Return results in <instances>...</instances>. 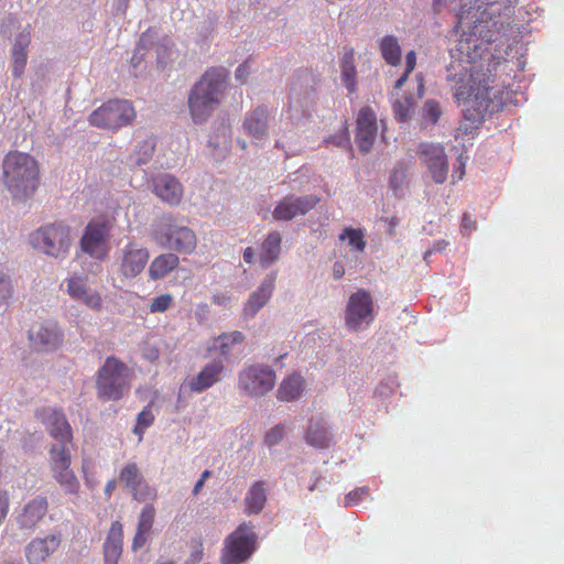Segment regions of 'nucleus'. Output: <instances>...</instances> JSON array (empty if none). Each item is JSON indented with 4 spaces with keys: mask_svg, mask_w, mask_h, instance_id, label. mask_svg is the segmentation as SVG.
I'll return each mask as SVG.
<instances>
[{
    "mask_svg": "<svg viewBox=\"0 0 564 564\" xmlns=\"http://www.w3.org/2000/svg\"><path fill=\"white\" fill-rule=\"evenodd\" d=\"M454 98L463 105V129L465 132L477 128L487 113L499 109L500 90L495 87L494 75L482 65H471L459 75L449 77Z\"/></svg>",
    "mask_w": 564,
    "mask_h": 564,
    "instance_id": "nucleus-1",
    "label": "nucleus"
},
{
    "mask_svg": "<svg viewBox=\"0 0 564 564\" xmlns=\"http://www.w3.org/2000/svg\"><path fill=\"white\" fill-rule=\"evenodd\" d=\"M41 170L37 160L29 153L10 151L2 162V182L13 200L31 199L40 185Z\"/></svg>",
    "mask_w": 564,
    "mask_h": 564,
    "instance_id": "nucleus-2",
    "label": "nucleus"
},
{
    "mask_svg": "<svg viewBox=\"0 0 564 564\" xmlns=\"http://www.w3.org/2000/svg\"><path fill=\"white\" fill-rule=\"evenodd\" d=\"M228 70L210 67L192 87L187 105L195 123L205 122L221 102L228 87Z\"/></svg>",
    "mask_w": 564,
    "mask_h": 564,
    "instance_id": "nucleus-3",
    "label": "nucleus"
},
{
    "mask_svg": "<svg viewBox=\"0 0 564 564\" xmlns=\"http://www.w3.org/2000/svg\"><path fill=\"white\" fill-rule=\"evenodd\" d=\"M131 369L116 356L106 358L96 373V392L99 400L119 401L131 389Z\"/></svg>",
    "mask_w": 564,
    "mask_h": 564,
    "instance_id": "nucleus-4",
    "label": "nucleus"
},
{
    "mask_svg": "<svg viewBox=\"0 0 564 564\" xmlns=\"http://www.w3.org/2000/svg\"><path fill=\"white\" fill-rule=\"evenodd\" d=\"M112 228L113 221L109 218L98 217L89 220L79 240L82 252L97 261L108 258Z\"/></svg>",
    "mask_w": 564,
    "mask_h": 564,
    "instance_id": "nucleus-5",
    "label": "nucleus"
},
{
    "mask_svg": "<svg viewBox=\"0 0 564 564\" xmlns=\"http://www.w3.org/2000/svg\"><path fill=\"white\" fill-rule=\"evenodd\" d=\"M257 540L258 535L251 524H239L224 541L220 563L242 564L254 553Z\"/></svg>",
    "mask_w": 564,
    "mask_h": 564,
    "instance_id": "nucleus-6",
    "label": "nucleus"
},
{
    "mask_svg": "<svg viewBox=\"0 0 564 564\" xmlns=\"http://www.w3.org/2000/svg\"><path fill=\"white\" fill-rule=\"evenodd\" d=\"M30 242L50 257H65L70 247V229L63 223L50 224L33 231Z\"/></svg>",
    "mask_w": 564,
    "mask_h": 564,
    "instance_id": "nucleus-7",
    "label": "nucleus"
},
{
    "mask_svg": "<svg viewBox=\"0 0 564 564\" xmlns=\"http://www.w3.org/2000/svg\"><path fill=\"white\" fill-rule=\"evenodd\" d=\"M135 118V111L128 100H108L89 116V123L107 130H118L130 124Z\"/></svg>",
    "mask_w": 564,
    "mask_h": 564,
    "instance_id": "nucleus-8",
    "label": "nucleus"
},
{
    "mask_svg": "<svg viewBox=\"0 0 564 564\" xmlns=\"http://www.w3.org/2000/svg\"><path fill=\"white\" fill-rule=\"evenodd\" d=\"M274 370L264 365H249L238 375V388L246 395L260 398L269 393L275 386Z\"/></svg>",
    "mask_w": 564,
    "mask_h": 564,
    "instance_id": "nucleus-9",
    "label": "nucleus"
},
{
    "mask_svg": "<svg viewBox=\"0 0 564 564\" xmlns=\"http://www.w3.org/2000/svg\"><path fill=\"white\" fill-rule=\"evenodd\" d=\"M48 455V463L53 478L66 494L77 495L79 492L80 484L74 470L70 468V448L65 446H51Z\"/></svg>",
    "mask_w": 564,
    "mask_h": 564,
    "instance_id": "nucleus-10",
    "label": "nucleus"
},
{
    "mask_svg": "<svg viewBox=\"0 0 564 564\" xmlns=\"http://www.w3.org/2000/svg\"><path fill=\"white\" fill-rule=\"evenodd\" d=\"M373 321V301L370 293L364 289H359L351 294L345 313L346 326L358 332L362 324L369 325Z\"/></svg>",
    "mask_w": 564,
    "mask_h": 564,
    "instance_id": "nucleus-11",
    "label": "nucleus"
},
{
    "mask_svg": "<svg viewBox=\"0 0 564 564\" xmlns=\"http://www.w3.org/2000/svg\"><path fill=\"white\" fill-rule=\"evenodd\" d=\"M29 339L37 350L55 351L63 344L64 333L56 322L45 321L31 327Z\"/></svg>",
    "mask_w": 564,
    "mask_h": 564,
    "instance_id": "nucleus-12",
    "label": "nucleus"
},
{
    "mask_svg": "<svg viewBox=\"0 0 564 564\" xmlns=\"http://www.w3.org/2000/svg\"><path fill=\"white\" fill-rule=\"evenodd\" d=\"M39 417L46 426L48 434L56 441L51 446L69 447L73 444L72 427L62 411L55 409H42L37 413Z\"/></svg>",
    "mask_w": 564,
    "mask_h": 564,
    "instance_id": "nucleus-13",
    "label": "nucleus"
},
{
    "mask_svg": "<svg viewBox=\"0 0 564 564\" xmlns=\"http://www.w3.org/2000/svg\"><path fill=\"white\" fill-rule=\"evenodd\" d=\"M420 159L426 165L432 178L437 184H443L448 175V163L444 148L435 144H421L417 151Z\"/></svg>",
    "mask_w": 564,
    "mask_h": 564,
    "instance_id": "nucleus-14",
    "label": "nucleus"
},
{
    "mask_svg": "<svg viewBox=\"0 0 564 564\" xmlns=\"http://www.w3.org/2000/svg\"><path fill=\"white\" fill-rule=\"evenodd\" d=\"M319 203V197L308 195L303 197L286 196L274 208L276 220H291L299 215H305Z\"/></svg>",
    "mask_w": 564,
    "mask_h": 564,
    "instance_id": "nucleus-15",
    "label": "nucleus"
},
{
    "mask_svg": "<svg viewBox=\"0 0 564 564\" xmlns=\"http://www.w3.org/2000/svg\"><path fill=\"white\" fill-rule=\"evenodd\" d=\"M66 292L75 301L82 302L94 311L102 308V297L97 290L87 284V279L80 275H73L66 281Z\"/></svg>",
    "mask_w": 564,
    "mask_h": 564,
    "instance_id": "nucleus-16",
    "label": "nucleus"
},
{
    "mask_svg": "<svg viewBox=\"0 0 564 564\" xmlns=\"http://www.w3.org/2000/svg\"><path fill=\"white\" fill-rule=\"evenodd\" d=\"M378 132L377 116L369 107L362 108L357 117L356 143L360 151L368 152Z\"/></svg>",
    "mask_w": 564,
    "mask_h": 564,
    "instance_id": "nucleus-17",
    "label": "nucleus"
},
{
    "mask_svg": "<svg viewBox=\"0 0 564 564\" xmlns=\"http://www.w3.org/2000/svg\"><path fill=\"white\" fill-rule=\"evenodd\" d=\"M149 251L147 248L139 247L130 242L122 249L120 271L126 278L138 276L145 268L149 261Z\"/></svg>",
    "mask_w": 564,
    "mask_h": 564,
    "instance_id": "nucleus-18",
    "label": "nucleus"
},
{
    "mask_svg": "<svg viewBox=\"0 0 564 564\" xmlns=\"http://www.w3.org/2000/svg\"><path fill=\"white\" fill-rule=\"evenodd\" d=\"M225 364L221 360H213L206 364L202 370L188 381L192 392L200 393L221 381L225 375Z\"/></svg>",
    "mask_w": 564,
    "mask_h": 564,
    "instance_id": "nucleus-19",
    "label": "nucleus"
},
{
    "mask_svg": "<svg viewBox=\"0 0 564 564\" xmlns=\"http://www.w3.org/2000/svg\"><path fill=\"white\" fill-rule=\"evenodd\" d=\"M163 235L169 247L177 252L189 254L196 248V235L186 226L167 225Z\"/></svg>",
    "mask_w": 564,
    "mask_h": 564,
    "instance_id": "nucleus-20",
    "label": "nucleus"
},
{
    "mask_svg": "<svg viewBox=\"0 0 564 564\" xmlns=\"http://www.w3.org/2000/svg\"><path fill=\"white\" fill-rule=\"evenodd\" d=\"M61 544V535H47L32 540L26 549L25 556L29 564H40L54 553Z\"/></svg>",
    "mask_w": 564,
    "mask_h": 564,
    "instance_id": "nucleus-21",
    "label": "nucleus"
},
{
    "mask_svg": "<svg viewBox=\"0 0 564 564\" xmlns=\"http://www.w3.org/2000/svg\"><path fill=\"white\" fill-rule=\"evenodd\" d=\"M153 189L158 197L169 205H178L183 197L182 184L172 175H159L153 180Z\"/></svg>",
    "mask_w": 564,
    "mask_h": 564,
    "instance_id": "nucleus-22",
    "label": "nucleus"
},
{
    "mask_svg": "<svg viewBox=\"0 0 564 564\" xmlns=\"http://www.w3.org/2000/svg\"><path fill=\"white\" fill-rule=\"evenodd\" d=\"M48 502L45 497L37 496L25 503L18 517L20 528L32 530L45 517Z\"/></svg>",
    "mask_w": 564,
    "mask_h": 564,
    "instance_id": "nucleus-23",
    "label": "nucleus"
},
{
    "mask_svg": "<svg viewBox=\"0 0 564 564\" xmlns=\"http://www.w3.org/2000/svg\"><path fill=\"white\" fill-rule=\"evenodd\" d=\"M245 132L254 140L265 138L269 128V110L264 106H258L246 115L243 120Z\"/></svg>",
    "mask_w": 564,
    "mask_h": 564,
    "instance_id": "nucleus-24",
    "label": "nucleus"
},
{
    "mask_svg": "<svg viewBox=\"0 0 564 564\" xmlns=\"http://www.w3.org/2000/svg\"><path fill=\"white\" fill-rule=\"evenodd\" d=\"M305 441L308 445L324 449L330 446L333 433L322 416H313L308 421L305 432Z\"/></svg>",
    "mask_w": 564,
    "mask_h": 564,
    "instance_id": "nucleus-25",
    "label": "nucleus"
},
{
    "mask_svg": "<svg viewBox=\"0 0 564 564\" xmlns=\"http://www.w3.org/2000/svg\"><path fill=\"white\" fill-rule=\"evenodd\" d=\"M276 280L275 273H270L260 286L249 296L243 312L246 316H254L270 300Z\"/></svg>",
    "mask_w": 564,
    "mask_h": 564,
    "instance_id": "nucleus-26",
    "label": "nucleus"
},
{
    "mask_svg": "<svg viewBox=\"0 0 564 564\" xmlns=\"http://www.w3.org/2000/svg\"><path fill=\"white\" fill-rule=\"evenodd\" d=\"M123 530L119 521H113L104 543L105 564H118L122 554Z\"/></svg>",
    "mask_w": 564,
    "mask_h": 564,
    "instance_id": "nucleus-27",
    "label": "nucleus"
},
{
    "mask_svg": "<svg viewBox=\"0 0 564 564\" xmlns=\"http://www.w3.org/2000/svg\"><path fill=\"white\" fill-rule=\"evenodd\" d=\"M31 42V32L30 30L23 31L20 33L12 47V73L13 76L19 78L23 75L26 61H28V53L26 48L30 45Z\"/></svg>",
    "mask_w": 564,
    "mask_h": 564,
    "instance_id": "nucleus-28",
    "label": "nucleus"
},
{
    "mask_svg": "<svg viewBox=\"0 0 564 564\" xmlns=\"http://www.w3.org/2000/svg\"><path fill=\"white\" fill-rule=\"evenodd\" d=\"M267 502L265 482L262 480L254 481L248 489L245 497V513H260Z\"/></svg>",
    "mask_w": 564,
    "mask_h": 564,
    "instance_id": "nucleus-29",
    "label": "nucleus"
},
{
    "mask_svg": "<svg viewBox=\"0 0 564 564\" xmlns=\"http://www.w3.org/2000/svg\"><path fill=\"white\" fill-rule=\"evenodd\" d=\"M304 384L303 377L294 372L282 380L278 388L276 397L284 402L295 401L302 394Z\"/></svg>",
    "mask_w": 564,
    "mask_h": 564,
    "instance_id": "nucleus-30",
    "label": "nucleus"
},
{
    "mask_svg": "<svg viewBox=\"0 0 564 564\" xmlns=\"http://www.w3.org/2000/svg\"><path fill=\"white\" fill-rule=\"evenodd\" d=\"M180 259L174 253H163L153 259L149 267V275L152 280H160L177 268Z\"/></svg>",
    "mask_w": 564,
    "mask_h": 564,
    "instance_id": "nucleus-31",
    "label": "nucleus"
},
{
    "mask_svg": "<svg viewBox=\"0 0 564 564\" xmlns=\"http://www.w3.org/2000/svg\"><path fill=\"white\" fill-rule=\"evenodd\" d=\"M281 235L278 231L270 232L261 245L259 261L267 267L278 260L281 251Z\"/></svg>",
    "mask_w": 564,
    "mask_h": 564,
    "instance_id": "nucleus-32",
    "label": "nucleus"
},
{
    "mask_svg": "<svg viewBox=\"0 0 564 564\" xmlns=\"http://www.w3.org/2000/svg\"><path fill=\"white\" fill-rule=\"evenodd\" d=\"M378 48L381 57L390 66H398L401 63V46L394 35H384L378 41Z\"/></svg>",
    "mask_w": 564,
    "mask_h": 564,
    "instance_id": "nucleus-33",
    "label": "nucleus"
},
{
    "mask_svg": "<svg viewBox=\"0 0 564 564\" xmlns=\"http://www.w3.org/2000/svg\"><path fill=\"white\" fill-rule=\"evenodd\" d=\"M341 80L349 93L356 90V76L357 70L355 66V50L349 47L345 50V53L340 62Z\"/></svg>",
    "mask_w": 564,
    "mask_h": 564,
    "instance_id": "nucleus-34",
    "label": "nucleus"
},
{
    "mask_svg": "<svg viewBox=\"0 0 564 564\" xmlns=\"http://www.w3.org/2000/svg\"><path fill=\"white\" fill-rule=\"evenodd\" d=\"M243 340L245 335L239 330L224 333L214 339V348L218 349L223 356H228L234 346L241 344Z\"/></svg>",
    "mask_w": 564,
    "mask_h": 564,
    "instance_id": "nucleus-35",
    "label": "nucleus"
},
{
    "mask_svg": "<svg viewBox=\"0 0 564 564\" xmlns=\"http://www.w3.org/2000/svg\"><path fill=\"white\" fill-rule=\"evenodd\" d=\"M144 476L141 473L137 463H128L126 464L120 473L119 479L123 482L124 487L129 490V492L138 486V484L143 480Z\"/></svg>",
    "mask_w": 564,
    "mask_h": 564,
    "instance_id": "nucleus-36",
    "label": "nucleus"
},
{
    "mask_svg": "<svg viewBox=\"0 0 564 564\" xmlns=\"http://www.w3.org/2000/svg\"><path fill=\"white\" fill-rule=\"evenodd\" d=\"M415 110V101L412 96H404L400 99H397L393 104V112L395 119L401 122L409 121Z\"/></svg>",
    "mask_w": 564,
    "mask_h": 564,
    "instance_id": "nucleus-37",
    "label": "nucleus"
},
{
    "mask_svg": "<svg viewBox=\"0 0 564 564\" xmlns=\"http://www.w3.org/2000/svg\"><path fill=\"white\" fill-rule=\"evenodd\" d=\"M132 498L139 502H153L158 498V490L155 487L150 486L143 478L138 486L130 491Z\"/></svg>",
    "mask_w": 564,
    "mask_h": 564,
    "instance_id": "nucleus-38",
    "label": "nucleus"
},
{
    "mask_svg": "<svg viewBox=\"0 0 564 564\" xmlns=\"http://www.w3.org/2000/svg\"><path fill=\"white\" fill-rule=\"evenodd\" d=\"M339 239H348L349 246L359 252H362L366 248V241L361 229L345 228L339 235Z\"/></svg>",
    "mask_w": 564,
    "mask_h": 564,
    "instance_id": "nucleus-39",
    "label": "nucleus"
},
{
    "mask_svg": "<svg viewBox=\"0 0 564 564\" xmlns=\"http://www.w3.org/2000/svg\"><path fill=\"white\" fill-rule=\"evenodd\" d=\"M154 149L155 142L152 138L143 140L135 150V163L138 165L148 163L154 153Z\"/></svg>",
    "mask_w": 564,
    "mask_h": 564,
    "instance_id": "nucleus-40",
    "label": "nucleus"
},
{
    "mask_svg": "<svg viewBox=\"0 0 564 564\" xmlns=\"http://www.w3.org/2000/svg\"><path fill=\"white\" fill-rule=\"evenodd\" d=\"M155 517V509L152 503H147L140 513L137 530L150 533Z\"/></svg>",
    "mask_w": 564,
    "mask_h": 564,
    "instance_id": "nucleus-41",
    "label": "nucleus"
},
{
    "mask_svg": "<svg viewBox=\"0 0 564 564\" xmlns=\"http://www.w3.org/2000/svg\"><path fill=\"white\" fill-rule=\"evenodd\" d=\"M154 422V415L151 411L150 405L145 406L137 417V424L133 429V432L139 435V440H142V435L144 431L151 426Z\"/></svg>",
    "mask_w": 564,
    "mask_h": 564,
    "instance_id": "nucleus-42",
    "label": "nucleus"
},
{
    "mask_svg": "<svg viewBox=\"0 0 564 564\" xmlns=\"http://www.w3.org/2000/svg\"><path fill=\"white\" fill-rule=\"evenodd\" d=\"M442 115L441 105L434 99H429L423 106V119L432 124H435Z\"/></svg>",
    "mask_w": 564,
    "mask_h": 564,
    "instance_id": "nucleus-43",
    "label": "nucleus"
},
{
    "mask_svg": "<svg viewBox=\"0 0 564 564\" xmlns=\"http://www.w3.org/2000/svg\"><path fill=\"white\" fill-rule=\"evenodd\" d=\"M415 66H416V53L414 51H409L405 54V70L400 76V78L395 82V84H394L395 89H400L405 84V82L409 78V75L414 70Z\"/></svg>",
    "mask_w": 564,
    "mask_h": 564,
    "instance_id": "nucleus-44",
    "label": "nucleus"
},
{
    "mask_svg": "<svg viewBox=\"0 0 564 564\" xmlns=\"http://www.w3.org/2000/svg\"><path fill=\"white\" fill-rule=\"evenodd\" d=\"M173 304V296L171 294H161L152 299L150 311L152 313H163L167 311Z\"/></svg>",
    "mask_w": 564,
    "mask_h": 564,
    "instance_id": "nucleus-45",
    "label": "nucleus"
},
{
    "mask_svg": "<svg viewBox=\"0 0 564 564\" xmlns=\"http://www.w3.org/2000/svg\"><path fill=\"white\" fill-rule=\"evenodd\" d=\"M12 296V283L8 275L0 274V304Z\"/></svg>",
    "mask_w": 564,
    "mask_h": 564,
    "instance_id": "nucleus-46",
    "label": "nucleus"
},
{
    "mask_svg": "<svg viewBox=\"0 0 564 564\" xmlns=\"http://www.w3.org/2000/svg\"><path fill=\"white\" fill-rule=\"evenodd\" d=\"M369 492L368 487H360L355 490L348 492L345 497L346 506L357 505L364 496H367Z\"/></svg>",
    "mask_w": 564,
    "mask_h": 564,
    "instance_id": "nucleus-47",
    "label": "nucleus"
},
{
    "mask_svg": "<svg viewBox=\"0 0 564 564\" xmlns=\"http://www.w3.org/2000/svg\"><path fill=\"white\" fill-rule=\"evenodd\" d=\"M284 436V429L280 425L272 427L265 435V443L269 446L275 445L282 441Z\"/></svg>",
    "mask_w": 564,
    "mask_h": 564,
    "instance_id": "nucleus-48",
    "label": "nucleus"
},
{
    "mask_svg": "<svg viewBox=\"0 0 564 564\" xmlns=\"http://www.w3.org/2000/svg\"><path fill=\"white\" fill-rule=\"evenodd\" d=\"M160 357V350L155 345L144 344L142 347V358L155 362Z\"/></svg>",
    "mask_w": 564,
    "mask_h": 564,
    "instance_id": "nucleus-49",
    "label": "nucleus"
},
{
    "mask_svg": "<svg viewBox=\"0 0 564 564\" xmlns=\"http://www.w3.org/2000/svg\"><path fill=\"white\" fill-rule=\"evenodd\" d=\"M148 535H149L148 532L137 530L133 541H132V550L137 551V550L141 549L145 544V542L148 540Z\"/></svg>",
    "mask_w": 564,
    "mask_h": 564,
    "instance_id": "nucleus-50",
    "label": "nucleus"
},
{
    "mask_svg": "<svg viewBox=\"0 0 564 564\" xmlns=\"http://www.w3.org/2000/svg\"><path fill=\"white\" fill-rule=\"evenodd\" d=\"M249 74L250 67L247 63H243L237 67L235 76L238 82L245 83Z\"/></svg>",
    "mask_w": 564,
    "mask_h": 564,
    "instance_id": "nucleus-51",
    "label": "nucleus"
},
{
    "mask_svg": "<svg viewBox=\"0 0 564 564\" xmlns=\"http://www.w3.org/2000/svg\"><path fill=\"white\" fill-rule=\"evenodd\" d=\"M467 158H464L463 155H459V167L454 171L453 178L460 181L465 174V165H466Z\"/></svg>",
    "mask_w": 564,
    "mask_h": 564,
    "instance_id": "nucleus-52",
    "label": "nucleus"
},
{
    "mask_svg": "<svg viewBox=\"0 0 564 564\" xmlns=\"http://www.w3.org/2000/svg\"><path fill=\"white\" fill-rule=\"evenodd\" d=\"M345 274V268H344V264L341 262H335L334 265H333V276L336 279V280H339L344 276Z\"/></svg>",
    "mask_w": 564,
    "mask_h": 564,
    "instance_id": "nucleus-53",
    "label": "nucleus"
},
{
    "mask_svg": "<svg viewBox=\"0 0 564 564\" xmlns=\"http://www.w3.org/2000/svg\"><path fill=\"white\" fill-rule=\"evenodd\" d=\"M447 246V242L445 240H438L434 243L433 248L431 250H427L424 254V258L426 259L429 254L432 252H441L443 251Z\"/></svg>",
    "mask_w": 564,
    "mask_h": 564,
    "instance_id": "nucleus-54",
    "label": "nucleus"
},
{
    "mask_svg": "<svg viewBox=\"0 0 564 564\" xmlns=\"http://www.w3.org/2000/svg\"><path fill=\"white\" fill-rule=\"evenodd\" d=\"M462 227L466 230H473L476 228V221L470 219V217L467 214H464Z\"/></svg>",
    "mask_w": 564,
    "mask_h": 564,
    "instance_id": "nucleus-55",
    "label": "nucleus"
},
{
    "mask_svg": "<svg viewBox=\"0 0 564 564\" xmlns=\"http://www.w3.org/2000/svg\"><path fill=\"white\" fill-rule=\"evenodd\" d=\"M229 302V299L225 294H215L213 296V303L216 305H226Z\"/></svg>",
    "mask_w": 564,
    "mask_h": 564,
    "instance_id": "nucleus-56",
    "label": "nucleus"
},
{
    "mask_svg": "<svg viewBox=\"0 0 564 564\" xmlns=\"http://www.w3.org/2000/svg\"><path fill=\"white\" fill-rule=\"evenodd\" d=\"M117 482L115 479H110L105 487V495L110 498L112 495V491L116 489Z\"/></svg>",
    "mask_w": 564,
    "mask_h": 564,
    "instance_id": "nucleus-57",
    "label": "nucleus"
},
{
    "mask_svg": "<svg viewBox=\"0 0 564 564\" xmlns=\"http://www.w3.org/2000/svg\"><path fill=\"white\" fill-rule=\"evenodd\" d=\"M253 257H254L253 249L251 247L246 248L243 251V260L247 263H252Z\"/></svg>",
    "mask_w": 564,
    "mask_h": 564,
    "instance_id": "nucleus-58",
    "label": "nucleus"
},
{
    "mask_svg": "<svg viewBox=\"0 0 564 564\" xmlns=\"http://www.w3.org/2000/svg\"><path fill=\"white\" fill-rule=\"evenodd\" d=\"M416 78H417V80H419V85H417V94H419V97H422V95H423V90H424L423 77H422V75H416Z\"/></svg>",
    "mask_w": 564,
    "mask_h": 564,
    "instance_id": "nucleus-59",
    "label": "nucleus"
},
{
    "mask_svg": "<svg viewBox=\"0 0 564 564\" xmlns=\"http://www.w3.org/2000/svg\"><path fill=\"white\" fill-rule=\"evenodd\" d=\"M204 482L205 481L199 480V479L196 481L194 489H193L194 495H197L200 491L202 487L204 486Z\"/></svg>",
    "mask_w": 564,
    "mask_h": 564,
    "instance_id": "nucleus-60",
    "label": "nucleus"
},
{
    "mask_svg": "<svg viewBox=\"0 0 564 564\" xmlns=\"http://www.w3.org/2000/svg\"><path fill=\"white\" fill-rule=\"evenodd\" d=\"M209 475H210V471H209V470H205V471L202 474V476H200L199 480L205 481V480L209 477Z\"/></svg>",
    "mask_w": 564,
    "mask_h": 564,
    "instance_id": "nucleus-61",
    "label": "nucleus"
},
{
    "mask_svg": "<svg viewBox=\"0 0 564 564\" xmlns=\"http://www.w3.org/2000/svg\"><path fill=\"white\" fill-rule=\"evenodd\" d=\"M443 0H433L434 7H440Z\"/></svg>",
    "mask_w": 564,
    "mask_h": 564,
    "instance_id": "nucleus-62",
    "label": "nucleus"
},
{
    "mask_svg": "<svg viewBox=\"0 0 564 564\" xmlns=\"http://www.w3.org/2000/svg\"><path fill=\"white\" fill-rule=\"evenodd\" d=\"M199 307L202 308L203 312H206L208 310V305L207 304H203Z\"/></svg>",
    "mask_w": 564,
    "mask_h": 564,
    "instance_id": "nucleus-63",
    "label": "nucleus"
},
{
    "mask_svg": "<svg viewBox=\"0 0 564 564\" xmlns=\"http://www.w3.org/2000/svg\"><path fill=\"white\" fill-rule=\"evenodd\" d=\"M161 564H176V563H175V562H173V561H166V562H163V563H161Z\"/></svg>",
    "mask_w": 564,
    "mask_h": 564,
    "instance_id": "nucleus-64",
    "label": "nucleus"
}]
</instances>
